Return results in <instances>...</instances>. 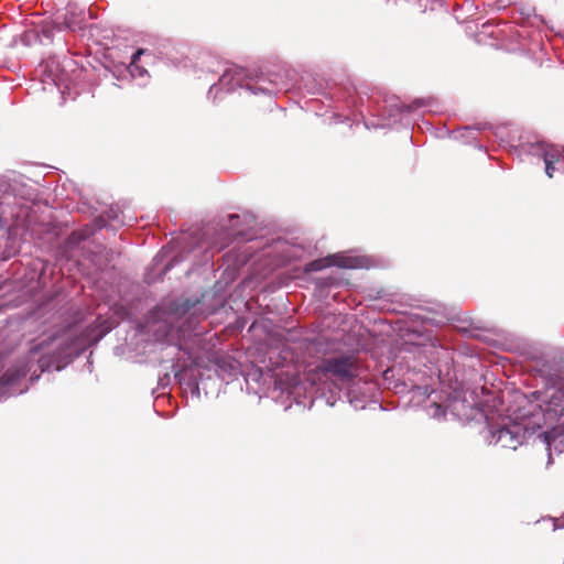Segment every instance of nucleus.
Listing matches in <instances>:
<instances>
[{
  "label": "nucleus",
  "instance_id": "9d476101",
  "mask_svg": "<svg viewBox=\"0 0 564 564\" xmlns=\"http://www.w3.org/2000/svg\"><path fill=\"white\" fill-rule=\"evenodd\" d=\"M64 23L66 24L67 28H70V29L77 24L73 17L68 18L67 15H65Z\"/></svg>",
  "mask_w": 564,
  "mask_h": 564
},
{
  "label": "nucleus",
  "instance_id": "0eeeda50",
  "mask_svg": "<svg viewBox=\"0 0 564 564\" xmlns=\"http://www.w3.org/2000/svg\"><path fill=\"white\" fill-rule=\"evenodd\" d=\"M329 256L313 260L305 265V272H316L330 267Z\"/></svg>",
  "mask_w": 564,
  "mask_h": 564
},
{
  "label": "nucleus",
  "instance_id": "9b49d317",
  "mask_svg": "<svg viewBox=\"0 0 564 564\" xmlns=\"http://www.w3.org/2000/svg\"><path fill=\"white\" fill-rule=\"evenodd\" d=\"M231 73V69L230 70H227L224 76H223V79L227 78L229 76V74Z\"/></svg>",
  "mask_w": 564,
  "mask_h": 564
},
{
  "label": "nucleus",
  "instance_id": "39448f33",
  "mask_svg": "<svg viewBox=\"0 0 564 564\" xmlns=\"http://www.w3.org/2000/svg\"><path fill=\"white\" fill-rule=\"evenodd\" d=\"M28 373V369L25 367L11 368L8 369L1 377V381L4 384H11L15 382L19 378L24 377Z\"/></svg>",
  "mask_w": 564,
  "mask_h": 564
},
{
  "label": "nucleus",
  "instance_id": "f257e3e1",
  "mask_svg": "<svg viewBox=\"0 0 564 564\" xmlns=\"http://www.w3.org/2000/svg\"><path fill=\"white\" fill-rule=\"evenodd\" d=\"M323 368L329 375L340 382H350L358 376V362L351 355H340L322 360Z\"/></svg>",
  "mask_w": 564,
  "mask_h": 564
},
{
  "label": "nucleus",
  "instance_id": "7ed1b4c3",
  "mask_svg": "<svg viewBox=\"0 0 564 564\" xmlns=\"http://www.w3.org/2000/svg\"><path fill=\"white\" fill-rule=\"evenodd\" d=\"M328 379L330 378L329 375H327V372L323 368V361H321V364L317 365L315 368L310 369L305 372V381L310 386L315 388L324 386Z\"/></svg>",
  "mask_w": 564,
  "mask_h": 564
},
{
  "label": "nucleus",
  "instance_id": "6e6552de",
  "mask_svg": "<svg viewBox=\"0 0 564 564\" xmlns=\"http://www.w3.org/2000/svg\"><path fill=\"white\" fill-rule=\"evenodd\" d=\"M144 53L143 48H139L131 57L130 63V72L131 74H134V72H138L140 76H142L147 70L144 68L139 67L138 61L140 59V56Z\"/></svg>",
  "mask_w": 564,
  "mask_h": 564
},
{
  "label": "nucleus",
  "instance_id": "f03ea898",
  "mask_svg": "<svg viewBox=\"0 0 564 564\" xmlns=\"http://www.w3.org/2000/svg\"><path fill=\"white\" fill-rule=\"evenodd\" d=\"M492 437L495 438V444L501 448L517 449L522 444V434L518 426H513V429L500 427L494 433Z\"/></svg>",
  "mask_w": 564,
  "mask_h": 564
},
{
  "label": "nucleus",
  "instance_id": "423d86ee",
  "mask_svg": "<svg viewBox=\"0 0 564 564\" xmlns=\"http://www.w3.org/2000/svg\"><path fill=\"white\" fill-rule=\"evenodd\" d=\"M329 259H332L330 267L336 265V267L349 268V269L357 267L356 265L357 260L355 258L345 257L341 254H330Z\"/></svg>",
  "mask_w": 564,
  "mask_h": 564
},
{
  "label": "nucleus",
  "instance_id": "1a4fd4ad",
  "mask_svg": "<svg viewBox=\"0 0 564 564\" xmlns=\"http://www.w3.org/2000/svg\"><path fill=\"white\" fill-rule=\"evenodd\" d=\"M544 162H545V172L547 174L549 177H553V173H554V161L546 154L545 158H544Z\"/></svg>",
  "mask_w": 564,
  "mask_h": 564
},
{
  "label": "nucleus",
  "instance_id": "20e7f679",
  "mask_svg": "<svg viewBox=\"0 0 564 564\" xmlns=\"http://www.w3.org/2000/svg\"><path fill=\"white\" fill-rule=\"evenodd\" d=\"M198 304H200L199 300L192 301L188 299H184L181 301L173 302L170 308L175 315L183 316L189 313L192 310H195Z\"/></svg>",
  "mask_w": 564,
  "mask_h": 564
}]
</instances>
